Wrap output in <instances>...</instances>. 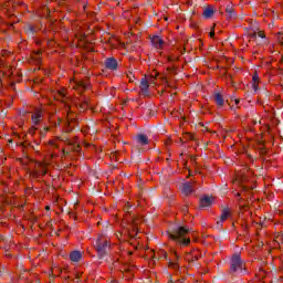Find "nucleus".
Masks as SVG:
<instances>
[{
    "label": "nucleus",
    "instance_id": "f257e3e1",
    "mask_svg": "<svg viewBox=\"0 0 283 283\" xmlns=\"http://www.w3.org/2000/svg\"><path fill=\"white\" fill-rule=\"evenodd\" d=\"M189 231L191 230L187 227L175 226L168 232V238L174 240V242L180 247H189V244H191V239L187 238V233H189Z\"/></svg>",
    "mask_w": 283,
    "mask_h": 283
},
{
    "label": "nucleus",
    "instance_id": "f03ea898",
    "mask_svg": "<svg viewBox=\"0 0 283 283\" xmlns=\"http://www.w3.org/2000/svg\"><path fill=\"white\" fill-rule=\"evenodd\" d=\"M230 273H241L244 275L247 273V269L244 268V262L242 261V256L240 254L235 253L232 255L230 261Z\"/></svg>",
    "mask_w": 283,
    "mask_h": 283
},
{
    "label": "nucleus",
    "instance_id": "7ed1b4c3",
    "mask_svg": "<svg viewBox=\"0 0 283 283\" xmlns=\"http://www.w3.org/2000/svg\"><path fill=\"white\" fill-rule=\"evenodd\" d=\"M95 249L99 260L109 255V241L103 240V237H98L95 241Z\"/></svg>",
    "mask_w": 283,
    "mask_h": 283
},
{
    "label": "nucleus",
    "instance_id": "20e7f679",
    "mask_svg": "<svg viewBox=\"0 0 283 283\" xmlns=\"http://www.w3.org/2000/svg\"><path fill=\"white\" fill-rule=\"evenodd\" d=\"M105 67L106 70H112L113 72L118 70V61L114 57H108L105 61Z\"/></svg>",
    "mask_w": 283,
    "mask_h": 283
},
{
    "label": "nucleus",
    "instance_id": "39448f33",
    "mask_svg": "<svg viewBox=\"0 0 283 283\" xmlns=\"http://www.w3.org/2000/svg\"><path fill=\"white\" fill-rule=\"evenodd\" d=\"M226 14L227 19H229L230 21L233 19H238V13L235 12V9H233V4H228L226 7Z\"/></svg>",
    "mask_w": 283,
    "mask_h": 283
},
{
    "label": "nucleus",
    "instance_id": "423d86ee",
    "mask_svg": "<svg viewBox=\"0 0 283 283\" xmlns=\"http://www.w3.org/2000/svg\"><path fill=\"white\" fill-rule=\"evenodd\" d=\"M140 90L145 96L149 94V82L147 81V77L140 80Z\"/></svg>",
    "mask_w": 283,
    "mask_h": 283
},
{
    "label": "nucleus",
    "instance_id": "0eeeda50",
    "mask_svg": "<svg viewBox=\"0 0 283 283\" xmlns=\"http://www.w3.org/2000/svg\"><path fill=\"white\" fill-rule=\"evenodd\" d=\"M151 44L154 48H156V50H160L163 45H165V41H163L158 35H154L151 38Z\"/></svg>",
    "mask_w": 283,
    "mask_h": 283
},
{
    "label": "nucleus",
    "instance_id": "6e6552de",
    "mask_svg": "<svg viewBox=\"0 0 283 283\" xmlns=\"http://www.w3.org/2000/svg\"><path fill=\"white\" fill-rule=\"evenodd\" d=\"M181 191L185 193V196H190V193H193V187L190 182H185L181 186Z\"/></svg>",
    "mask_w": 283,
    "mask_h": 283
},
{
    "label": "nucleus",
    "instance_id": "1a4fd4ad",
    "mask_svg": "<svg viewBox=\"0 0 283 283\" xmlns=\"http://www.w3.org/2000/svg\"><path fill=\"white\" fill-rule=\"evenodd\" d=\"M213 205V199L209 196H205L200 199V207H211Z\"/></svg>",
    "mask_w": 283,
    "mask_h": 283
},
{
    "label": "nucleus",
    "instance_id": "9d476101",
    "mask_svg": "<svg viewBox=\"0 0 283 283\" xmlns=\"http://www.w3.org/2000/svg\"><path fill=\"white\" fill-rule=\"evenodd\" d=\"M227 218H229V209L224 208L220 216V220L217 221V227H222V223L224 222V220H227Z\"/></svg>",
    "mask_w": 283,
    "mask_h": 283
},
{
    "label": "nucleus",
    "instance_id": "9b49d317",
    "mask_svg": "<svg viewBox=\"0 0 283 283\" xmlns=\"http://www.w3.org/2000/svg\"><path fill=\"white\" fill-rule=\"evenodd\" d=\"M247 180V177H244V175H241L240 177L237 178V182L238 185H240L241 187V191L247 192L248 188L247 186H244V181Z\"/></svg>",
    "mask_w": 283,
    "mask_h": 283
},
{
    "label": "nucleus",
    "instance_id": "f8f14e48",
    "mask_svg": "<svg viewBox=\"0 0 283 283\" xmlns=\"http://www.w3.org/2000/svg\"><path fill=\"white\" fill-rule=\"evenodd\" d=\"M70 258H71V261H72V262H80L81 259L83 258V254H81V251H73V252L70 254Z\"/></svg>",
    "mask_w": 283,
    "mask_h": 283
},
{
    "label": "nucleus",
    "instance_id": "ddd939ff",
    "mask_svg": "<svg viewBox=\"0 0 283 283\" xmlns=\"http://www.w3.org/2000/svg\"><path fill=\"white\" fill-rule=\"evenodd\" d=\"M216 13V11L213 10V8L208 7L203 10L202 17L205 19H211V17H213V14Z\"/></svg>",
    "mask_w": 283,
    "mask_h": 283
},
{
    "label": "nucleus",
    "instance_id": "4468645a",
    "mask_svg": "<svg viewBox=\"0 0 283 283\" xmlns=\"http://www.w3.org/2000/svg\"><path fill=\"white\" fill-rule=\"evenodd\" d=\"M137 143L139 145H149V138L147 137V135L140 134L137 136Z\"/></svg>",
    "mask_w": 283,
    "mask_h": 283
},
{
    "label": "nucleus",
    "instance_id": "2eb2a0df",
    "mask_svg": "<svg viewBox=\"0 0 283 283\" xmlns=\"http://www.w3.org/2000/svg\"><path fill=\"white\" fill-rule=\"evenodd\" d=\"M24 31H25V34H28V36H34V34H36V29H34L32 24H27L24 27Z\"/></svg>",
    "mask_w": 283,
    "mask_h": 283
},
{
    "label": "nucleus",
    "instance_id": "dca6fc26",
    "mask_svg": "<svg viewBox=\"0 0 283 283\" xmlns=\"http://www.w3.org/2000/svg\"><path fill=\"white\" fill-rule=\"evenodd\" d=\"M214 101H216L218 107H222V105H224V98L222 97V94H220V93L214 94Z\"/></svg>",
    "mask_w": 283,
    "mask_h": 283
},
{
    "label": "nucleus",
    "instance_id": "f3484780",
    "mask_svg": "<svg viewBox=\"0 0 283 283\" xmlns=\"http://www.w3.org/2000/svg\"><path fill=\"white\" fill-rule=\"evenodd\" d=\"M41 117H42L41 112H36L35 114H33L31 117L33 125H39Z\"/></svg>",
    "mask_w": 283,
    "mask_h": 283
},
{
    "label": "nucleus",
    "instance_id": "a211bd4d",
    "mask_svg": "<svg viewBox=\"0 0 283 283\" xmlns=\"http://www.w3.org/2000/svg\"><path fill=\"white\" fill-rule=\"evenodd\" d=\"M128 231V235H130L132 238H134V221H132L127 228Z\"/></svg>",
    "mask_w": 283,
    "mask_h": 283
},
{
    "label": "nucleus",
    "instance_id": "6ab92c4d",
    "mask_svg": "<svg viewBox=\"0 0 283 283\" xmlns=\"http://www.w3.org/2000/svg\"><path fill=\"white\" fill-rule=\"evenodd\" d=\"M77 87H82V90H88L90 84H87L85 82H77Z\"/></svg>",
    "mask_w": 283,
    "mask_h": 283
},
{
    "label": "nucleus",
    "instance_id": "aec40b11",
    "mask_svg": "<svg viewBox=\"0 0 283 283\" xmlns=\"http://www.w3.org/2000/svg\"><path fill=\"white\" fill-rule=\"evenodd\" d=\"M48 132H50V128L44 127L42 130H40V137L45 138V134H48Z\"/></svg>",
    "mask_w": 283,
    "mask_h": 283
},
{
    "label": "nucleus",
    "instance_id": "412c9836",
    "mask_svg": "<svg viewBox=\"0 0 283 283\" xmlns=\"http://www.w3.org/2000/svg\"><path fill=\"white\" fill-rule=\"evenodd\" d=\"M35 61H41V51L34 53Z\"/></svg>",
    "mask_w": 283,
    "mask_h": 283
},
{
    "label": "nucleus",
    "instance_id": "4be33fe9",
    "mask_svg": "<svg viewBox=\"0 0 283 283\" xmlns=\"http://www.w3.org/2000/svg\"><path fill=\"white\" fill-rule=\"evenodd\" d=\"M127 77H128V80H129L130 83H134V73H132V72L128 73V74H127Z\"/></svg>",
    "mask_w": 283,
    "mask_h": 283
},
{
    "label": "nucleus",
    "instance_id": "5701e85b",
    "mask_svg": "<svg viewBox=\"0 0 283 283\" xmlns=\"http://www.w3.org/2000/svg\"><path fill=\"white\" fill-rule=\"evenodd\" d=\"M252 81L254 83H258V81H260V76H258V74H254L253 77H252Z\"/></svg>",
    "mask_w": 283,
    "mask_h": 283
},
{
    "label": "nucleus",
    "instance_id": "b1692460",
    "mask_svg": "<svg viewBox=\"0 0 283 283\" xmlns=\"http://www.w3.org/2000/svg\"><path fill=\"white\" fill-rule=\"evenodd\" d=\"M258 36H259L260 39H264L266 35H264V32L260 31V32L258 33Z\"/></svg>",
    "mask_w": 283,
    "mask_h": 283
},
{
    "label": "nucleus",
    "instance_id": "393cba45",
    "mask_svg": "<svg viewBox=\"0 0 283 283\" xmlns=\"http://www.w3.org/2000/svg\"><path fill=\"white\" fill-rule=\"evenodd\" d=\"M249 36L250 39H258V33H250Z\"/></svg>",
    "mask_w": 283,
    "mask_h": 283
},
{
    "label": "nucleus",
    "instance_id": "a878e982",
    "mask_svg": "<svg viewBox=\"0 0 283 283\" xmlns=\"http://www.w3.org/2000/svg\"><path fill=\"white\" fill-rule=\"evenodd\" d=\"M29 134H30L31 136H34V134H36V128L30 129Z\"/></svg>",
    "mask_w": 283,
    "mask_h": 283
},
{
    "label": "nucleus",
    "instance_id": "bb28decb",
    "mask_svg": "<svg viewBox=\"0 0 283 283\" xmlns=\"http://www.w3.org/2000/svg\"><path fill=\"white\" fill-rule=\"evenodd\" d=\"M240 196H242L240 192L235 193V197L239 198V202H242V198H240Z\"/></svg>",
    "mask_w": 283,
    "mask_h": 283
},
{
    "label": "nucleus",
    "instance_id": "cd10ccee",
    "mask_svg": "<svg viewBox=\"0 0 283 283\" xmlns=\"http://www.w3.org/2000/svg\"><path fill=\"white\" fill-rule=\"evenodd\" d=\"M188 138H189L190 140H196V138H195L193 135H191V134L188 135Z\"/></svg>",
    "mask_w": 283,
    "mask_h": 283
},
{
    "label": "nucleus",
    "instance_id": "c85d7f7f",
    "mask_svg": "<svg viewBox=\"0 0 283 283\" xmlns=\"http://www.w3.org/2000/svg\"><path fill=\"white\" fill-rule=\"evenodd\" d=\"M252 87H253L254 92H256V90H258V84L254 83V84L252 85Z\"/></svg>",
    "mask_w": 283,
    "mask_h": 283
},
{
    "label": "nucleus",
    "instance_id": "c756f323",
    "mask_svg": "<svg viewBox=\"0 0 283 283\" xmlns=\"http://www.w3.org/2000/svg\"><path fill=\"white\" fill-rule=\"evenodd\" d=\"M213 36H216V32L211 31L210 32V38L213 39Z\"/></svg>",
    "mask_w": 283,
    "mask_h": 283
},
{
    "label": "nucleus",
    "instance_id": "7c9ffc66",
    "mask_svg": "<svg viewBox=\"0 0 283 283\" xmlns=\"http://www.w3.org/2000/svg\"><path fill=\"white\" fill-rule=\"evenodd\" d=\"M129 209H132V206H129V203H127L126 211H129Z\"/></svg>",
    "mask_w": 283,
    "mask_h": 283
},
{
    "label": "nucleus",
    "instance_id": "2f4dec72",
    "mask_svg": "<svg viewBox=\"0 0 283 283\" xmlns=\"http://www.w3.org/2000/svg\"><path fill=\"white\" fill-rule=\"evenodd\" d=\"M235 105L240 104V99H234Z\"/></svg>",
    "mask_w": 283,
    "mask_h": 283
},
{
    "label": "nucleus",
    "instance_id": "473e14b6",
    "mask_svg": "<svg viewBox=\"0 0 283 283\" xmlns=\"http://www.w3.org/2000/svg\"><path fill=\"white\" fill-rule=\"evenodd\" d=\"M182 211H184V213H187V207L186 206L182 208Z\"/></svg>",
    "mask_w": 283,
    "mask_h": 283
},
{
    "label": "nucleus",
    "instance_id": "72a5a7b5",
    "mask_svg": "<svg viewBox=\"0 0 283 283\" xmlns=\"http://www.w3.org/2000/svg\"><path fill=\"white\" fill-rule=\"evenodd\" d=\"M34 146L39 147V142L34 140Z\"/></svg>",
    "mask_w": 283,
    "mask_h": 283
},
{
    "label": "nucleus",
    "instance_id": "f704fd0d",
    "mask_svg": "<svg viewBox=\"0 0 283 283\" xmlns=\"http://www.w3.org/2000/svg\"><path fill=\"white\" fill-rule=\"evenodd\" d=\"M171 266H178L177 263L170 262Z\"/></svg>",
    "mask_w": 283,
    "mask_h": 283
},
{
    "label": "nucleus",
    "instance_id": "c9c22d12",
    "mask_svg": "<svg viewBox=\"0 0 283 283\" xmlns=\"http://www.w3.org/2000/svg\"><path fill=\"white\" fill-rule=\"evenodd\" d=\"M174 255H175L176 260H178L179 256L176 252L174 253Z\"/></svg>",
    "mask_w": 283,
    "mask_h": 283
},
{
    "label": "nucleus",
    "instance_id": "e433bc0d",
    "mask_svg": "<svg viewBox=\"0 0 283 283\" xmlns=\"http://www.w3.org/2000/svg\"><path fill=\"white\" fill-rule=\"evenodd\" d=\"M195 260H198V256H193V258H192V262H195Z\"/></svg>",
    "mask_w": 283,
    "mask_h": 283
},
{
    "label": "nucleus",
    "instance_id": "4c0bfd02",
    "mask_svg": "<svg viewBox=\"0 0 283 283\" xmlns=\"http://www.w3.org/2000/svg\"><path fill=\"white\" fill-rule=\"evenodd\" d=\"M45 209H46V211H50V206H46V208H45Z\"/></svg>",
    "mask_w": 283,
    "mask_h": 283
},
{
    "label": "nucleus",
    "instance_id": "58836bf2",
    "mask_svg": "<svg viewBox=\"0 0 283 283\" xmlns=\"http://www.w3.org/2000/svg\"><path fill=\"white\" fill-rule=\"evenodd\" d=\"M164 258H166V259H167V252H164Z\"/></svg>",
    "mask_w": 283,
    "mask_h": 283
},
{
    "label": "nucleus",
    "instance_id": "ea45409f",
    "mask_svg": "<svg viewBox=\"0 0 283 283\" xmlns=\"http://www.w3.org/2000/svg\"><path fill=\"white\" fill-rule=\"evenodd\" d=\"M181 54H185V49L181 51Z\"/></svg>",
    "mask_w": 283,
    "mask_h": 283
},
{
    "label": "nucleus",
    "instance_id": "a19ab883",
    "mask_svg": "<svg viewBox=\"0 0 283 283\" xmlns=\"http://www.w3.org/2000/svg\"><path fill=\"white\" fill-rule=\"evenodd\" d=\"M150 116H154V113H153V112H150Z\"/></svg>",
    "mask_w": 283,
    "mask_h": 283
},
{
    "label": "nucleus",
    "instance_id": "79ce46f5",
    "mask_svg": "<svg viewBox=\"0 0 283 283\" xmlns=\"http://www.w3.org/2000/svg\"><path fill=\"white\" fill-rule=\"evenodd\" d=\"M9 143H13V140H12V139H9Z\"/></svg>",
    "mask_w": 283,
    "mask_h": 283
},
{
    "label": "nucleus",
    "instance_id": "37998d69",
    "mask_svg": "<svg viewBox=\"0 0 283 283\" xmlns=\"http://www.w3.org/2000/svg\"><path fill=\"white\" fill-rule=\"evenodd\" d=\"M11 85H12V87H14V83H12Z\"/></svg>",
    "mask_w": 283,
    "mask_h": 283
},
{
    "label": "nucleus",
    "instance_id": "c03bdc74",
    "mask_svg": "<svg viewBox=\"0 0 283 283\" xmlns=\"http://www.w3.org/2000/svg\"><path fill=\"white\" fill-rule=\"evenodd\" d=\"M281 271L283 272V266L281 268Z\"/></svg>",
    "mask_w": 283,
    "mask_h": 283
}]
</instances>
